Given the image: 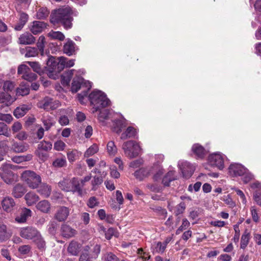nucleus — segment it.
Masks as SVG:
<instances>
[{
  "instance_id": "c85d7f7f",
  "label": "nucleus",
  "mask_w": 261,
  "mask_h": 261,
  "mask_svg": "<svg viewBox=\"0 0 261 261\" xmlns=\"http://www.w3.org/2000/svg\"><path fill=\"white\" fill-rule=\"evenodd\" d=\"M176 179L175 171H169L164 176L162 179V184L164 186L168 187L170 182Z\"/></svg>"
},
{
  "instance_id": "cd10ccee",
  "label": "nucleus",
  "mask_w": 261,
  "mask_h": 261,
  "mask_svg": "<svg viewBox=\"0 0 261 261\" xmlns=\"http://www.w3.org/2000/svg\"><path fill=\"white\" fill-rule=\"evenodd\" d=\"M178 168L185 178H190L193 173V171L191 168L189 164H178Z\"/></svg>"
},
{
  "instance_id": "338daca9",
  "label": "nucleus",
  "mask_w": 261,
  "mask_h": 261,
  "mask_svg": "<svg viewBox=\"0 0 261 261\" xmlns=\"http://www.w3.org/2000/svg\"><path fill=\"white\" fill-rule=\"evenodd\" d=\"M138 254L140 255V257L144 260V261L148 260L150 258V255L148 253L144 252L142 248L138 250Z\"/></svg>"
},
{
  "instance_id": "79ce46f5",
  "label": "nucleus",
  "mask_w": 261,
  "mask_h": 261,
  "mask_svg": "<svg viewBox=\"0 0 261 261\" xmlns=\"http://www.w3.org/2000/svg\"><path fill=\"white\" fill-rule=\"evenodd\" d=\"M29 148L28 144L22 143H14L13 145V149L15 152H22L27 151Z\"/></svg>"
},
{
  "instance_id": "2f4dec72",
  "label": "nucleus",
  "mask_w": 261,
  "mask_h": 261,
  "mask_svg": "<svg viewBox=\"0 0 261 261\" xmlns=\"http://www.w3.org/2000/svg\"><path fill=\"white\" fill-rule=\"evenodd\" d=\"M20 52L22 54H25V56L27 57H36L39 53V51L36 47L30 46H28L25 49H21Z\"/></svg>"
},
{
  "instance_id": "c03bdc74",
  "label": "nucleus",
  "mask_w": 261,
  "mask_h": 261,
  "mask_svg": "<svg viewBox=\"0 0 261 261\" xmlns=\"http://www.w3.org/2000/svg\"><path fill=\"white\" fill-rule=\"evenodd\" d=\"M38 192L44 197H48L50 194L51 189L47 185L43 184L39 187Z\"/></svg>"
},
{
  "instance_id": "4468645a",
  "label": "nucleus",
  "mask_w": 261,
  "mask_h": 261,
  "mask_svg": "<svg viewBox=\"0 0 261 261\" xmlns=\"http://www.w3.org/2000/svg\"><path fill=\"white\" fill-rule=\"evenodd\" d=\"M71 190L73 193H76L79 196L83 197L86 194V191L84 190L79 181V178L73 177L71 179Z\"/></svg>"
},
{
  "instance_id": "aec40b11",
  "label": "nucleus",
  "mask_w": 261,
  "mask_h": 261,
  "mask_svg": "<svg viewBox=\"0 0 261 261\" xmlns=\"http://www.w3.org/2000/svg\"><path fill=\"white\" fill-rule=\"evenodd\" d=\"M137 134L138 132L135 128L133 126H128L121 134L120 139L124 140L129 138H136L137 137Z\"/></svg>"
},
{
  "instance_id": "f03ea898",
  "label": "nucleus",
  "mask_w": 261,
  "mask_h": 261,
  "mask_svg": "<svg viewBox=\"0 0 261 261\" xmlns=\"http://www.w3.org/2000/svg\"><path fill=\"white\" fill-rule=\"evenodd\" d=\"M89 99L93 107V113L110 105V101L106 95L100 90H95L89 95Z\"/></svg>"
},
{
  "instance_id": "4c0bfd02",
  "label": "nucleus",
  "mask_w": 261,
  "mask_h": 261,
  "mask_svg": "<svg viewBox=\"0 0 261 261\" xmlns=\"http://www.w3.org/2000/svg\"><path fill=\"white\" fill-rule=\"evenodd\" d=\"M166 247L161 242H155L152 244L151 249L153 253H163Z\"/></svg>"
},
{
  "instance_id": "7c9ffc66",
  "label": "nucleus",
  "mask_w": 261,
  "mask_h": 261,
  "mask_svg": "<svg viewBox=\"0 0 261 261\" xmlns=\"http://www.w3.org/2000/svg\"><path fill=\"white\" fill-rule=\"evenodd\" d=\"M80 248L79 243L75 241H71L68 245L67 251L70 254L76 256L79 252Z\"/></svg>"
},
{
  "instance_id": "f257e3e1",
  "label": "nucleus",
  "mask_w": 261,
  "mask_h": 261,
  "mask_svg": "<svg viewBox=\"0 0 261 261\" xmlns=\"http://www.w3.org/2000/svg\"><path fill=\"white\" fill-rule=\"evenodd\" d=\"M72 12L70 8L66 7L59 8L53 12L50 15V22L54 25L61 23L67 30L72 27Z\"/></svg>"
},
{
  "instance_id": "393cba45",
  "label": "nucleus",
  "mask_w": 261,
  "mask_h": 261,
  "mask_svg": "<svg viewBox=\"0 0 261 261\" xmlns=\"http://www.w3.org/2000/svg\"><path fill=\"white\" fill-rule=\"evenodd\" d=\"M32 212L31 210L27 208H23L19 216L16 217L15 220L18 223H24L26 222L28 218L31 217Z\"/></svg>"
},
{
  "instance_id": "bf43d9fd",
  "label": "nucleus",
  "mask_w": 261,
  "mask_h": 261,
  "mask_svg": "<svg viewBox=\"0 0 261 261\" xmlns=\"http://www.w3.org/2000/svg\"><path fill=\"white\" fill-rule=\"evenodd\" d=\"M109 115V111L107 109H105L100 111L98 119L100 121L103 122L105 120L108 119Z\"/></svg>"
},
{
  "instance_id": "13d9d810",
  "label": "nucleus",
  "mask_w": 261,
  "mask_h": 261,
  "mask_svg": "<svg viewBox=\"0 0 261 261\" xmlns=\"http://www.w3.org/2000/svg\"><path fill=\"white\" fill-rule=\"evenodd\" d=\"M0 135H4L7 137L10 136V134L8 132V127L4 122H0Z\"/></svg>"
},
{
  "instance_id": "bb28decb",
  "label": "nucleus",
  "mask_w": 261,
  "mask_h": 261,
  "mask_svg": "<svg viewBox=\"0 0 261 261\" xmlns=\"http://www.w3.org/2000/svg\"><path fill=\"white\" fill-rule=\"evenodd\" d=\"M36 208L41 212L47 214L50 211V204L48 201L43 200L37 203Z\"/></svg>"
},
{
  "instance_id": "a19ab883",
  "label": "nucleus",
  "mask_w": 261,
  "mask_h": 261,
  "mask_svg": "<svg viewBox=\"0 0 261 261\" xmlns=\"http://www.w3.org/2000/svg\"><path fill=\"white\" fill-rule=\"evenodd\" d=\"M42 121L46 130H49L51 126L54 124L53 118L49 115H44L42 118Z\"/></svg>"
},
{
  "instance_id": "5fc2aeb1",
  "label": "nucleus",
  "mask_w": 261,
  "mask_h": 261,
  "mask_svg": "<svg viewBox=\"0 0 261 261\" xmlns=\"http://www.w3.org/2000/svg\"><path fill=\"white\" fill-rule=\"evenodd\" d=\"M190 222L186 219L184 218L182 219V224L176 230V234H179L181 232H182L184 230L190 226Z\"/></svg>"
},
{
  "instance_id": "6e6552de",
  "label": "nucleus",
  "mask_w": 261,
  "mask_h": 261,
  "mask_svg": "<svg viewBox=\"0 0 261 261\" xmlns=\"http://www.w3.org/2000/svg\"><path fill=\"white\" fill-rule=\"evenodd\" d=\"M21 178L28 186L32 189H36L41 183V178L40 175L33 171L26 170L21 174Z\"/></svg>"
},
{
  "instance_id": "37998d69",
  "label": "nucleus",
  "mask_w": 261,
  "mask_h": 261,
  "mask_svg": "<svg viewBox=\"0 0 261 261\" xmlns=\"http://www.w3.org/2000/svg\"><path fill=\"white\" fill-rule=\"evenodd\" d=\"M48 36L52 39L58 40L59 41H63L65 39L64 35L59 31H51L48 34Z\"/></svg>"
},
{
  "instance_id": "f8f14e48",
  "label": "nucleus",
  "mask_w": 261,
  "mask_h": 261,
  "mask_svg": "<svg viewBox=\"0 0 261 261\" xmlns=\"http://www.w3.org/2000/svg\"><path fill=\"white\" fill-rule=\"evenodd\" d=\"M87 84L86 82H84V80L83 77L80 76L75 77L73 81L72 82L71 90L72 93H76L77 91L83 86L84 85H86ZM87 84L88 85H86V87H88L87 89L89 90L91 86L90 83L89 82H87Z\"/></svg>"
},
{
  "instance_id": "a18cd8bd",
  "label": "nucleus",
  "mask_w": 261,
  "mask_h": 261,
  "mask_svg": "<svg viewBox=\"0 0 261 261\" xmlns=\"http://www.w3.org/2000/svg\"><path fill=\"white\" fill-rule=\"evenodd\" d=\"M32 159V155L31 154L26 155H18L12 158V161L15 163H21L24 162H28Z\"/></svg>"
},
{
  "instance_id": "052dcab7",
  "label": "nucleus",
  "mask_w": 261,
  "mask_h": 261,
  "mask_svg": "<svg viewBox=\"0 0 261 261\" xmlns=\"http://www.w3.org/2000/svg\"><path fill=\"white\" fill-rule=\"evenodd\" d=\"M186 208V205L184 202H180L178 204L175 211V214L176 216L179 215L184 213Z\"/></svg>"
},
{
  "instance_id": "0e129e2a",
  "label": "nucleus",
  "mask_w": 261,
  "mask_h": 261,
  "mask_svg": "<svg viewBox=\"0 0 261 261\" xmlns=\"http://www.w3.org/2000/svg\"><path fill=\"white\" fill-rule=\"evenodd\" d=\"M253 199L256 203L261 206V189L254 191L253 193Z\"/></svg>"
},
{
  "instance_id": "2eb2a0df",
  "label": "nucleus",
  "mask_w": 261,
  "mask_h": 261,
  "mask_svg": "<svg viewBox=\"0 0 261 261\" xmlns=\"http://www.w3.org/2000/svg\"><path fill=\"white\" fill-rule=\"evenodd\" d=\"M70 214V210L66 206H60L55 215V218L59 222L65 221Z\"/></svg>"
},
{
  "instance_id": "49530a36",
  "label": "nucleus",
  "mask_w": 261,
  "mask_h": 261,
  "mask_svg": "<svg viewBox=\"0 0 261 261\" xmlns=\"http://www.w3.org/2000/svg\"><path fill=\"white\" fill-rule=\"evenodd\" d=\"M32 159V155L31 154L26 155H18L12 158V161L15 163H21L24 162H28Z\"/></svg>"
},
{
  "instance_id": "412c9836",
  "label": "nucleus",
  "mask_w": 261,
  "mask_h": 261,
  "mask_svg": "<svg viewBox=\"0 0 261 261\" xmlns=\"http://www.w3.org/2000/svg\"><path fill=\"white\" fill-rule=\"evenodd\" d=\"M31 108V105H22L17 107L14 111L13 114L17 118L23 117Z\"/></svg>"
},
{
  "instance_id": "680f3d73",
  "label": "nucleus",
  "mask_w": 261,
  "mask_h": 261,
  "mask_svg": "<svg viewBox=\"0 0 261 261\" xmlns=\"http://www.w3.org/2000/svg\"><path fill=\"white\" fill-rule=\"evenodd\" d=\"M27 63L32 68L33 70L39 74L41 72L40 65L36 62H28Z\"/></svg>"
},
{
  "instance_id": "c756f323",
  "label": "nucleus",
  "mask_w": 261,
  "mask_h": 261,
  "mask_svg": "<svg viewBox=\"0 0 261 261\" xmlns=\"http://www.w3.org/2000/svg\"><path fill=\"white\" fill-rule=\"evenodd\" d=\"M24 199L28 206L35 204L39 200V196L34 192H29L24 196Z\"/></svg>"
},
{
  "instance_id": "f704fd0d",
  "label": "nucleus",
  "mask_w": 261,
  "mask_h": 261,
  "mask_svg": "<svg viewBox=\"0 0 261 261\" xmlns=\"http://www.w3.org/2000/svg\"><path fill=\"white\" fill-rule=\"evenodd\" d=\"M30 86L27 84H21L16 90V95L25 96L29 94Z\"/></svg>"
},
{
  "instance_id": "de8ad7c7",
  "label": "nucleus",
  "mask_w": 261,
  "mask_h": 261,
  "mask_svg": "<svg viewBox=\"0 0 261 261\" xmlns=\"http://www.w3.org/2000/svg\"><path fill=\"white\" fill-rule=\"evenodd\" d=\"M34 242L37 245L38 248L40 249H43L45 247V242L41 235L40 233L37 235V237L33 240Z\"/></svg>"
},
{
  "instance_id": "8fccbe9b",
  "label": "nucleus",
  "mask_w": 261,
  "mask_h": 261,
  "mask_svg": "<svg viewBox=\"0 0 261 261\" xmlns=\"http://www.w3.org/2000/svg\"><path fill=\"white\" fill-rule=\"evenodd\" d=\"M107 152L110 155H114L117 152V147L113 141H109L107 146Z\"/></svg>"
},
{
  "instance_id": "e2e57ef3",
  "label": "nucleus",
  "mask_w": 261,
  "mask_h": 261,
  "mask_svg": "<svg viewBox=\"0 0 261 261\" xmlns=\"http://www.w3.org/2000/svg\"><path fill=\"white\" fill-rule=\"evenodd\" d=\"M241 176L243 177L242 180L245 184L249 182L253 178V175L248 171L247 169V171L245 172V173L243 174Z\"/></svg>"
},
{
  "instance_id": "39448f33",
  "label": "nucleus",
  "mask_w": 261,
  "mask_h": 261,
  "mask_svg": "<svg viewBox=\"0 0 261 261\" xmlns=\"http://www.w3.org/2000/svg\"><path fill=\"white\" fill-rule=\"evenodd\" d=\"M122 149L125 156L129 159L136 158L142 151L140 145L133 140L125 142L122 145Z\"/></svg>"
},
{
  "instance_id": "20e7f679",
  "label": "nucleus",
  "mask_w": 261,
  "mask_h": 261,
  "mask_svg": "<svg viewBox=\"0 0 261 261\" xmlns=\"http://www.w3.org/2000/svg\"><path fill=\"white\" fill-rule=\"evenodd\" d=\"M20 168V167L12 164H3L1 167L3 172L0 173V175L6 183L12 184L17 181L18 176L16 174L13 173L11 169L15 170Z\"/></svg>"
},
{
  "instance_id": "864d4df0",
  "label": "nucleus",
  "mask_w": 261,
  "mask_h": 261,
  "mask_svg": "<svg viewBox=\"0 0 261 261\" xmlns=\"http://www.w3.org/2000/svg\"><path fill=\"white\" fill-rule=\"evenodd\" d=\"M44 39L45 38L41 36L39 38L38 41L37 43V46L36 47L38 49V50L40 52L41 55H43L44 53Z\"/></svg>"
},
{
  "instance_id": "6ab92c4d",
  "label": "nucleus",
  "mask_w": 261,
  "mask_h": 261,
  "mask_svg": "<svg viewBox=\"0 0 261 261\" xmlns=\"http://www.w3.org/2000/svg\"><path fill=\"white\" fill-rule=\"evenodd\" d=\"M35 41V37L28 32L21 34L18 38V43L23 45L31 44L34 43Z\"/></svg>"
},
{
  "instance_id": "a878e982",
  "label": "nucleus",
  "mask_w": 261,
  "mask_h": 261,
  "mask_svg": "<svg viewBox=\"0 0 261 261\" xmlns=\"http://www.w3.org/2000/svg\"><path fill=\"white\" fill-rule=\"evenodd\" d=\"M61 231L62 236L67 238L73 237L76 233L75 229L65 224L62 225Z\"/></svg>"
},
{
  "instance_id": "603ef678",
  "label": "nucleus",
  "mask_w": 261,
  "mask_h": 261,
  "mask_svg": "<svg viewBox=\"0 0 261 261\" xmlns=\"http://www.w3.org/2000/svg\"><path fill=\"white\" fill-rule=\"evenodd\" d=\"M98 150V147L97 145L96 144H93L87 150L85 153L84 155L85 157H89L96 153Z\"/></svg>"
},
{
  "instance_id": "ddd939ff",
  "label": "nucleus",
  "mask_w": 261,
  "mask_h": 261,
  "mask_svg": "<svg viewBox=\"0 0 261 261\" xmlns=\"http://www.w3.org/2000/svg\"><path fill=\"white\" fill-rule=\"evenodd\" d=\"M247 171L242 164H230L228 168L229 173L233 176H241Z\"/></svg>"
},
{
  "instance_id": "4be33fe9",
  "label": "nucleus",
  "mask_w": 261,
  "mask_h": 261,
  "mask_svg": "<svg viewBox=\"0 0 261 261\" xmlns=\"http://www.w3.org/2000/svg\"><path fill=\"white\" fill-rule=\"evenodd\" d=\"M192 151L195 156L199 159H202L206 152L204 148L199 144H194L192 147Z\"/></svg>"
},
{
  "instance_id": "9b49d317",
  "label": "nucleus",
  "mask_w": 261,
  "mask_h": 261,
  "mask_svg": "<svg viewBox=\"0 0 261 261\" xmlns=\"http://www.w3.org/2000/svg\"><path fill=\"white\" fill-rule=\"evenodd\" d=\"M39 233V231L33 227H23L20 231V236L28 240H34Z\"/></svg>"
},
{
  "instance_id": "5701e85b",
  "label": "nucleus",
  "mask_w": 261,
  "mask_h": 261,
  "mask_svg": "<svg viewBox=\"0 0 261 261\" xmlns=\"http://www.w3.org/2000/svg\"><path fill=\"white\" fill-rule=\"evenodd\" d=\"M226 157L220 152L214 153L208 156V161L215 163H223L226 162Z\"/></svg>"
},
{
  "instance_id": "e433bc0d",
  "label": "nucleus",
  "mask_w": 261,
  "mask_h": 261,
  "mask_svg": "<svg viewBox=\"0 0 261 261\" xmlns=\"http://www.w3.org/2000/svg\"><path fill=\"white\" fill-rule=\"evenodd\" d=\"M13 101V99L9 94L4 92L0 93V103H4L6 106H9Z\"/></svg>"
},
{
  "instance_id": "473e14b6",
  "label": "nucleus",
  "mask_w": 261,
  "mask_h": 261,
  "mask_svg": "<svg viewBox=\"0 0 261 261\" xmlns=\"http://www.w3.org/2000/svg\"><path fill=\"white\" fill-rule=\"evenodd\" d=\"M25 192V188L22 185L18 184L14 187L12 195L15 198H19L22 197Z\"/></svg>"
},
{
  "instance_id": "6e6d98bb",
  "label": "nucleus",
  "mask_w": 261,
  "mask_h": 261,
  "mask_svg": "<svg viewBox=\"0 0 261 261\" xmlns=\"http://www.w3.org/2000/svg\"><path fill=\"white\" fill-rule=\"evenodd\" d=\"M14 83L11 81H6L3 84V89L7 93L8 92L12 91L14 88Z\"/></svg>"
},
{
  "instance_id": "774afa93",
  "label": "nucleus",
  "mask_w": 261,
  "mask_h": 261,
  "mask_svg": "<svg viewBox=\"0 0 261 261\" xmlns=\"http://www.w3.org/2000/svg\"><path fill=\"white\" fill-rule=\"evenodd\" d=\"M66 145L62 141L59 140L56 142L54 144V149L58 151L64 150Z\"/></svg>"
},
{
  "instance_id": "4d7b16f0",
  "label": "nucleus",
  "mask_w": 261,
  "mask_h": 261,
  "mask_svg": "<svg viewBox=\"0 0 261 261\" xmlns=\"http://www.w3.org/2000/svg\"><path fill=\"white\" fill-rule=\"evenodd\" d=\"M102 181L103 179L101 177L94 176L93 179L91 181L92 186V189L95 191L97 189V187L101 184Z\"/></svg>"
},
{
  "instance_id": "dca6fc26",
  "label": "nucleus",
  "mask_w": 261,
  "mask_h": 261,
  "mask_svg": "<svg viewBox=\"0 0 261 261\" xmlns=\"http://www.w3.org/2000/svg\"><path fill=\"white\" fill-rule=\"evenodd\" d=\"M126 120L122 116L120 119H116L113 121V130L117 134L121 132L122 129L127 125Z\"/></svg>"
},
{
  "instance_id": "a211bd4d",
  "label": "nucleus",
  "mask_w": 261,
  "mask_h": 261,
  "mask_svg": "<svg viewBox=\"0 0 261 261\" xmlns=\"http://www.w3.org/2000/svg\"><path fill=\"white\" fill-rule=\"evenodd\" d=\"M1 203L3 209L7 212H11L15 205L14 199L10 197L4 198Z\"/></svg>"
},
{
  "instance_id": "b1692460",
  "label": "nucleus",
  "mask_w": 261,
  "mask_h": 261,
  "mask_svg": "<svg viewBox=\"0 0 261 261\" xmlns=\"http://www.w3.org/2000/svg\"><path fill=\"white\" fill-rule=\"evenodd\" d=\"M63 52L69 56L74 55L75 53V43L70 40H68L63 46Z\"/></svg>"
},
{
  "instance_id": "09e8293b",
  "label": "nucleus",
  "mask_w": 261,
  "mask_h": 261,
  "mask_svg": "<svg viewBox=\"0 0 261 261\" xmlns=\"http://www.w3.org/2000/svg\"><path fill=\"white\" fill-rule=\"evenodd\" d=\"M9 236L7 232V226L4 224L0 225V241H5L8 239Z\"/></svg>"
},
{
  "instance_id": "69168bd1",
  "label": "nucleus",
  "mask_w": 261,
  "mask_h": 261,
  "mask_svg": "<svg viewBox=\"0 0 261 261\" xmlns=\"http://www.w3.org/2000/svg\"><path fill=\"white\" fill-rule=\"evenodd\" d=\"M13 120L12 115L10 114H3L0 113V120L10 123Z\"/></svg>"
},
{
  "instance_id": "9d476101",
  "label": "nucleus",
  "mask_w": 261,
  "mask_h": 261,
  "mask_svg": "<svg viewBox=\"0 0 261 261\" xmlns=\"http://www.w3.org/2000/svg\"><path fill=\"white\" fill-rule=\"evenodd\" d=\"M60 102L58 100H54L49 97H45L38 103L40 108L46 111L54 110L60 106Z\"/></svg>"
},
{
  "instance_id": "c9c22d12",
  "label": "nucleus",
  "mask_w": 261,
  "mask_h": 261,
  "mask_svg": "<svg viewBox=\"0 0 261 261\" xmlns=\"http://www.w3.org/2000/svg\"><path fill=\"white\" fill-rule=\"evenodd\" d=\"M71 179L67 178H64L59 182V187L66 192H71Z\"/></svg>"
},
{
  "instance_id": "3c124183",
  "label": "nucleus",
  "mask_w": 261,
  "mask_h": 261,
  "mask_svg": "<svg viewBox=\"0 0 261 261\" xmlns=\"http://www.w3.org/2000/svg\"><path fill=\"white\" fill-rule=\"evenodd\" d=\"M52 148V144L49 142L42 141L38 144V149L39 150L48 151Z\"/></svg>"
},
{
  "instance_id": "0eeeda50",
  "label": "nucleus",
  "mask_w": 261,
  "mask_h": 261,
  "mask_svg": "<svg viewBox=\"0 0 261 261\" xmlns=\"http://www.w3.org/2000/svg\"><path fill=\"white\" fill-rule=\"evenodd\" d=\"M64 60L61 57L56 58L54 57H50L47 61V65L48 66V75H57L64 69L63 64Z\"/></svg>"
},
{
  "instance_id": "72a5a7b5",
  "label": "nucleus",
  "mask_w": 261,
  "mask_h": 261,
  "mask_svg": "<svg viewBox=\"0 0 261 261\" xmlns=\"http://www.w3.org/2000/svg\"><path fill=\"white\" fill-rule=\"evenodd\" d=\"M74 70H69L65 72L62 75V84L65 86L69 85L71 79L73 75Z\"/></svg>"
},
{
  "instance_id": "423d86ee",
  "label": "nucleus",
  "mask_w": 261,
  "mask_h": 261,
  "mask_svg": "<svg viewBox=\"0 0 261 261\" xmlns=\"http://www.w3.org/2000/svg\"><path fill=\"white\" fill-rule=\"evenodd\" d=\"M158 165H154L151 167L141 168L139 170L135 171L134 175L136 178L142 180L145 177L147 176L150 174H155L154 175V178L157 180L158 178L163 174V170L159 169Z\"/></svg>"
},
{
  "instance_id": "f3484780",
  "label": "nucleus",
  "mask_w": 261,
  "mask_h": 261,
  "mask_svg": "<svg viewBox=\"0 0 261 261\" xmlns=\"http://www.w3.org/2000/svg\"><path fill=\"white\" fill-rule=\"evenodd\" d=\"M30 31L36 35L42 32L46 28V24L43 21H34L30 25Z\"/></svg>"
},
{
  "instance_id": "ea45409f",
  "label": "nucleus",
  "mask_w": 261,
  "mask_h": 261,
  "mask_svg": "<svg viewBox=\"0 0 261 261\" xmlns=\"http://www.w3.org/2000/svg\"><path fill=\"white\" fill-rule=\"evenodd\" d=\"M250 239V234L247 231H245L242 234L241 239L240 248L245 249L247 246Z\"/></svg>"
},
{
  "instance_id": "58836bf2",
  "label": "nucleus",
  "mask_w": 261,
  "mask_h": 261,
  "mask_svg": "<svg viewBox=\"0 0 261 261\" xmlns=\"http://www.w3.org/2000/svg\"><path fill=\"white\" fill-rule=\"evenodd\" d=\"M49 11L46 7H40L37 11L36 17L39 19H44L47 18Z\"/></svg>"
},
{
  "instance_id": "1a4fd4ad",
  "label": "nucleus",
  "mask_w": 261,
  "mask_h": 261,
  "mask_svg": "<svg viewBox=\"0 0 261 261\" xmlns=\"http://www.w3.org/2000/svg\"><path fill=\"white\" fill-rule=\"evenodd\" d=\"M17 73L22 75V78L29 82H33L36 80V74L32 72L31 69L26 65H20L18 67Z\"/></svg>"
},
{
  "instance_id": "7ed1b4c3",
  "label": "nucleus",
  "mask_w": 261,
  "mask_h": 261,
  "mask_svg": "<svg viewBox=\"0 0 261 261\" xmlns=\"http://www.w3.org/2000/svg\"><path fill=\"white\" fill-rule=\"evenodd\" d=\"M100 252V245H87L84 247L79 261H93L98 257Z\"/></svg>"
}]
</instances>
